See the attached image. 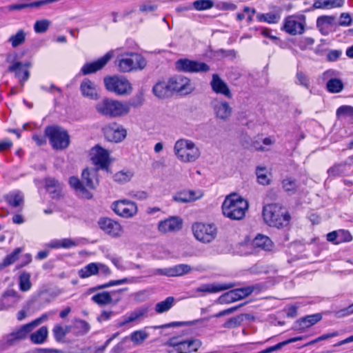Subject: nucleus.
Wrapping results in <instances>:
<instances>
[{
  "instance_id": "5",
  "label": "nucleus",
  "mask_w": 353,
  "mask_h": 353,
  "mask_svg": "<svg viewBox=\"0 0 353 353\" xmlns=\"http://www.w3.org/2000/svg\"><path fill=\"white\" fill-rule=\"evenodd\" d=\"M174 152L177 159L183 163L194 162L201 154L195 143L191 140L185 139H179L175 142Z\"/></svg>"
},
{
  "instance_id": "25",
  "label": "nucleus",
  "mask_w": 353,
  "mask_h": 353,
  "mask_svg": "<svg viewBox=\"0 0 353 353\" xmlns=\"http://www.w3.org/2000/svg\"><path fill=\"white\" fill-rule=\"evenodd\" d=\"M33 327L30 323L21 325L18 330L13 331L6 336V343L12 345L16 341L23 340L32 331Z\"/></svg>"
},
{
  "instance_id": "19",
  "label": "nucleus",
  "mask_w": 353,
  "mask_h": 353,
  "mask_svg": "<svg viewBox=\"0 0 353 353\" xmlns=\"http://www.w3.org/2000/svg\"><path fill=\"white\" fill-rule=\"evenodd\" d=\"M98 225L101 230L112 237H119L122 233L121 225L117 221L110 218H101L98 221Z\"/></svg>"
},
{
  "instance_id": "35",
  "label": "nucleus",
  "mask_w": 353,
  "mask_h": 353,
  "mask_svg": "<svg viewBox=\"0 0 353 353\" xmlns=\"http://www.w3.org/2000/svg\"><path fill=\"white\" fill-rule=\"evenodd\" d=\"M192 268L188 264H178L172 267H170V277L181 276L190 273Z\"/></svg>"
},
{
  "instance_id": "36",
  "label": "nucleus",
  "mask_w": 353,
  "mask_h": 353,
  "mask_svg": "<svg viewBox=\"0 0 353 353\" xmlns=\"http://www.w3.org/2000/svg\"><path fill=\"white\" fill-rule=\"evenodd\" d=\"M250 316V314H242L234 317L230 318L228 321H226L224 324L223 325V327L228 329H232L237 327L241 325V323L243 322L244 317L245 319H249Z\"/></svg>"
},
{
  "instance_id": "11",
  "label": "nucleus",
  "mask_w": 353,
  "mask_h": 353,
  "mask_svg": "<svg viewBox=\"0 0 353 353\" xmlns=\"http://www.w3.org/2000/svg\"><path fill=\"white\" fill-rule=\"evenodd\" d=\"M101 130L105 140L109 142L120 143L127 136L126 129L117 122H112L105 125Z\"/></svg>"
},
{
  "instance_id": "48",
  "label": "nucleus",
  "mask_w": 353,
  "mask_h": 353,
  "mask_svg": "<svg viewBox=\"0 0 353 353\" xmlns=\"http://www.w3.org/2000/svg\"><path fill=\"white\" fill-rule=\"evenodd\" d=\"M283 188L285 192L290 194H294L299 187V184L296 180L292 178H287L282 181Z\"/></svg>"
},
{
  "instance_id": "1",
  "label": "nucleus",
  "mask_w": 353,
  "mask_h": 353,
  "mask_svg": "<svg viewBox=\"0 0 353 353\" xmlns=\"http://www.w3.org/2000/svg\"><path fill=\"white\" fill-rule=\"evenodd\" d=\"M142 102L141 97L126 102L104 98L96 104L95 110L102 116L110 118L121 117L128 114L132 107H138Z\"/></svg>"
},
{
  "instance_id": "15",
  "label": "nucleus",
  "mask_w": 353,
  "mask_h": 353,
  "mask_svg": "<svg viewBox=\"0 0 353 353\" xmlns=\"http://www.w3.org/2000/svg\"><path fill=\"white\" fill-rule=\"evenodd\" d=\"M215 117L221 121H228L232 114V108L226 101L215 98L210 101Z\"/></svg>"
},
{
  "instance_id": "37",
  "label": "nucleus",
  "mask_w": 353,
  "mask_h": 353,
  "mask_svg": "<svg viewBox=\"0 0 353 353\" xmlns=\"http://www.w3.org/2000/svg\"><path fill=\"white\" fill-rule=\"evenodd\" d=\"M303 339V336H297L294 338L289 339L286 341H282L276 344L275 345L269 347L263 350L259 351L257 353H272L274 352L278 351L283 347L285 345L290 344L291 343L296 342L298 341H301Z\"/></svg>"
},
{
  "instance_id": "26",
  "label": "nucleus",
  "mask_w": 353,
  "mask_h": 353,
  "mask_svg": "<svg viewBox=\"0 0 353 353\" xmlns=\"http://www.w3.org/2000/svg\"><path fill=\"white\" fill-rule=\"evenodd\" d=\"M203 195L201 190H183L173 196V200L177 203H186L199 199Z\"/></svg>"
},
{
  "instance_id": "40",
  "label": "nucleus",
  "mask_w": 353,
  "mask_h": 353,
  "mask_svg": "<svg viewBox=\"0 0 353 353\" xmlns=\"http://www.w3.org/2000/svg\"><path fill=\"white\" fill-rule=\"evenodd\" d=\"M322 319V316L321 314H314L312 315H308L305 317H303L299 320V323L300 326H301L303 328L305 327H309L315 323L320 321Z\"/></svg>"
},
{
  "instance_id": "31",
  "label": "nucleus",
  "mask_w": 353,
  "mask_h": 353,
  "mask_svg": "<svg viewBox=\"0 0 353 353\" xmlns=\"http://www.w3.org/2000/svg\"><path fill=\"white\" fill-rule=\"evenodd\" d=\"M46 187L47 190L51 194L52 198H59L61 196V185L57 180L54 178H48L46 179Z\"/></svg>"
},
{
  "instance_id": "50",
  "label": "nucleus",
  "mask_w": 353,
  "mask_h": 353,
  "mask_svg": "<svg viewBox=\"0 0 353 353\" xmlns=\"http://www.w3.org/2000/svg\"><path fill=\"white\" fill-rule=\"evenodd\" d=\"M30 274L23 272L19 276V288L23 292L29 290L31 288Z\"/></svg>"
},
{
  "instance_id": "39",
  "label": "nucleus",
  "mask_w": 353,
  "mask_h": 353,
  "mask_svg": "<svg viewBox=\"0 0 353 353\" xmlns=\"http://www.w3.org/2000/svg\"><path fill=\"white\" fill-rule=\"evenodd\" d=\"M174 298L168 296L164 301L159 302L155 305V311L158 314H161L168 311L174 305Z\"/></svg>"
},
{
  "instance_id": "64",
  "label": "nucleus",
  "mask_w": 353,
  "mask_h": 353,
  "mask_svg": "<svg viewBox=\"0 0 353 353\" xmlns=\"http://www.w3.org/2000/svg\"><path fill=\"white\" fill-rule=\"evenodd\" d=\"M128 341V336L124 337L117 345L112 348L114 353H121L125 350V344Z\"/></svg>"
},
{
  "instance_id": "14",
  "label": "nucleus",
  "mask_w": 353,
  "mask_h": 353,
  "mask_svg": "<svg viewBox=\"0 0 353 353\" xmlns=\"http://www.w3.org/2000/svg\"><path fill=\"white\" fill-rule=\"evenodd\" d=\"M112 210L119 216L123 218H131L137 213L136 203L128 199L116 201L112 204Z\"/></svg>"
},
{
  "instance_id": "6",
  "label": "nucleus",
  "mask_w": 353,
  "mask_h": 353,
  "mask_svg": "<svg viewBox=\"0 0 353 353\" xmlns=\"http://www.w3.org/2000/svg\"><path fill=\"white\" fill-rule=\"evenodd\" d=\"M145 59L137 53H127L119 55L116 65L121 72H129L132 70H143L146 66Z\"/></svg>"
},
{
  "instance_id": "58",
  "label": "nucleus",
  "mask_w": 353,
  "mask_h": 353,
  "mask_svg": "<svg viewBox=\"0 0 353 353\" xmlns=\"http://www.w3.org/2000/svg\"><path fill=\"white\" fill-rule=\"evenodd\" d=\"M50 23L47 19L37 21L34 26V30L37 33H43L48 30Z\"/></svg>"
},
{
  "instance_id": "12",
  "label": "nucleus",
  "mask_w": 353,
  "mask_h": 353,
  "mask_svg": "<svg viewBox=\"0 0 353 353\" xmlns=\"http://www.w3.org/2000/svg\"><path fill=\"white\" fill-rule=\"evenodd\" d=\"M305 25L304 15H292L285 19L282 29L290 35L301 34L304 32Z\"/></svg>"
},
{
  "instance_id": "43",
  "label": "nucleus",
  "mask_w": 353,
  "mask_h": 353,
  "mask_svg": "<svg viewBox=\"0 0 353 353\" xmlns=\"http://www.w3.org/2000/svg\"><path fill=\"white\" fill-rule=\"evenodd\" d=\"M6 201L8 204L14 208H17L23 205V196L19 192L10 193L6 196Z\"/></svg>"
},
{
  "instance_id": "34",
  "label": "nucleus",
  "mask_w": 353,
  "mask_h": 353,
  "mask_svg": "<svg viewBox=\"0 0 353 353\" xmlns=\"http://www.w3.org/2000/svg\"><path fill=\"white\" fill-rule=\"evenodd\" d=\"M91 300L99 305H107L112 302V298L110 292H102L94 294Z\"/></svg>"
},
{
  "instance_id": "44",
  "label": "nucleus",
  "mask_w": 353,
  "mask_h": 353,
  "mask_svg": "<svg viewBox=\"0 0 353 353\" xmlns=\"http://www.w3.org/2000/svg\"><path fill=\"white\" fill-rule=\"evenodd\" d=\"M22 252V249L21 248H15L12 253L8 254L2 263L0 264V268H5L13 264L18 259L19 256Z\"/></svg>"
},
{
  "instance_id": "51",
  "label": "nucleus",
  "mask_w": 353,
  "mask_h": 353,
  "mask_svg": "<svg viewBox=\"0 0 353 353\" xmlns=\"http://www.w3.org/2000/svg\"><path fill=\"white\" fill-rule=\"evenodd\" d=\"M210 317L205 318L203 319H198L194 321H174L166 324H163L159 326L156 327V328L158 329H164V328H169V327H180L183 325H194L196 322L202 321L205 320H208Z\"/></svg>"
},
{
  "instance_id": "32",
  "label": "nucleus",
  "mask_w": 353,
  "mask_h": 353,
  "mask_svg": "<svg viewBox=\"0 0 353 353\" xmlns=\"http://www.w3.org/2000/svg\"><path fill=\"white\" fill-rule=\"evenodd\" d=\"M48 335V330L46 326L41 327L35 332L30 334V339L34 344H42L43 343Z\"/></svg>"
},
{
  "instance_id": "3",
  "label": "nucleus",
  "mask_w": 353,
  "mask_h": 353,
  "mask_svg": "<svg viewBox=\"0 0 353 353\" xmlns=\"http://www.w3.org/2000/svg\"><path fill=\"white\" fill-rule=\"evenodd\" d=\"M262 215L266 224L277 228L286 227L290 221V215L288 212L279 203L264 205Z\"/></svg>"
},
{
  "instance_id": "54",
  "label": "nucleus",
  "mask_w": 353,
  "mask_h": 353,
  "mask_svg": "<svg viewBox=\"0 0 353 353\" xmlns=\"http://www.w3.org/2000/svg\"><path fill=\"white\" fill-rule=\"evenodd\" d=\"M345 0H323L316 8H340L343 6ZM317 3H315L316 5Z\"/></svg>"
},
{
  "instance_id": "53",
  "label": "nucleus",
  "mask_w": 353,
  "mask_h": 353,
  "mask_svg": "<svg viewBox=\"0 0 353 353\" xmlns=\"http://www.w3.org/2000/svg\"><path fill=\"white\" fill-rule=\"evenodd\" d=\"M192 6L199 11L205 10L212 8L214 2L212 0H196L192 3Z\"/></svg>"
},
{
  "instance_id": "8",
  "label": "nucleus",
  "mask_w": 353,
  "mask_h": 353,
  "mask_svg": "<svg viewBox=\"0 0 353 353\" xmlns=\"http://www.w3.org/2000/svg\"><path fill=\"white\" fill-rule=\"evenodd\" d=\"M166 345L171 347L167 350L168 353H190L198 350L201 341L199 339L179 341L177 338L172 337L167 341Z\"/></svg>"
},
{
  "instance_id": "45",
  "label": "nucleus",
  "mask_w": 353,
  "mask_h": 353,
  "mask_svg": "<svg viewBox=\"0 0 353 353\" xmlns=\"http://www.w3.org/2000/svg\"><path fill=\"white\" fill-rule=\"evenodd\" d=\"M129 281H130V280L128 278H124L122 279H119V280H115V281H111L105 284L99 285L95 287L90 288L88 291V293L90 294V293H92V292L99 290L105 289V288H109L111 286H114V285L123 284L125 283H128Z\"/></svg>"
},
{
  "instance_id": "28",
  "label": "nucleus",
  "mask_w": 353,
  "mask_h": 353,
  "mask_svg": "<svg viewBox=\"0 0 353 353\" xmlns=\"http://www.w3.org/2000/svg\"><path fill=\"white\" fill-rule=\"evenodd\" d=\"M153 94L159 99H166L172 96V92L169 81H159L152 88Z\"/></svg>"
},
{
  "instance_id": "33",
  "label": "nucleus",
  "mask_w": 353,
  "mask_h": 353,
  "mask_svg": "<svg viewBox=\"0 0 353 353\" xmlns=\"http://www.w3.org/2000/svg\"><path fill=\"white\" fill-rule=\"evenodd\" d=\"M18 299V294L13 290H6L1 297V300L4 301V304L7 309L14 307L17 304Z\"/></svg>"
},
{
  "instance_id": "46",
  "label": "nucleus",
  "mask_w": 353,
  "mask_h": 353,
  "mask_svg": "<svg viewBox=\"0 0 353 353\" xmlns=\"http://www.w3.org/2000/svg\"><path fill=\"white\" fill-rule=\"evenodd\" d=\"M26 34L24 30H19L15 34L12 35L9 38L8 41L11 43L13 48H17L24 43L26 40Z\"/></svg>"
},
{
  "instance_id": "52",
  "label": "nucleus",
  "mask_w": 353,
  "mask_h": 353,
  "mask_svg": "<svg viewBox=\"0 0 353 353\" xmlns=\"http://www.w3.org/2000/svg\"><path fill=\"white\" fill-rule=\"evenodd\" d=\"M334 19V17L332 16H321L316 20V26L322 32L324 28L331 26Z\"/></svg>"
},
{
  "instance_id": "59",
  "label": "nucleus",
  "mask_w": 353,
  "mask_h": 353,
  "mask_svg": "<svg viewBox=\"0 0 353 353\" xmlns=\"http://www.w3.org/2000/svg\"><path fill=\"white\" fill-rule=\"evenodd\" d=\"M297 79L296 83L308 88L310 86V79L302 71H298L296 74Z\"/></svg>"
},
{
  "instance_id": "61",
  "label": "nucleus",
  "mask_w": 353,
  "mask_h": 353,
  "mask_svg": "<svg viewBox=\"0 0 353 353\" xmlns=\"http://www.w3.org/2000/svg\"><path fill=\"white\" fill-rule=\"evenodd\" d=\"M352 240L351 234L347 230H339V240H337L336 244H339L343 242H350Z\"/></svg>"
},
{
  "instance_id": "63",
  "label": "nucleus",
  "mask_w": 353,
  "mask_h": 353,
  "mask_svg": "<svg viewBox=\"0 0 353 353\" xmlns=\"http://www.w3.org/2000/svg\"><path fill=\"white\" fill-rule=\"evenodd\" d=\"M353 314V306L352 305L348 307L341 309L335 312V316L336 318H343L346 316H349Z\"/></svg>"
},
{
  "instance_id": "56",
  "label": "nucleus",
  "mask_w": 353,
  "mask_h": 353,
  "mask_svg": "<svg viewBox=\"0 0 353 353\" xmlns=\"http://www.w3.org/2000/svg\"><path fill=\"white\" fill-rule=\"evenodd\" d=\"M266 168L265 167H257L256 168V176L258 179V181L260 184L262 185H268L270 183V180L268 178V176L264 172Z\"/></svg>"
},
{
  "instance_id": "29",
  "label": "nucleus",
  "mask_w": 353,
  "mask_h": 353,
  "mask_svg": "<svg viewBox=\"0 0 353 353\" xmlns=\"http://www.w3.org/2000/svg\"><path fill=\"white\" fill-rule=\"evenodd\" d=\"M235 283H229L225 284H204L201 285L196 289V292H207V293H216L223 290L232 288L235 286Z\"/></svg>"
},
{
  "instance_id": "9",
  "label": "nucleus",
  "mask_w": 353,
  "mask_h": 353,
  "mask_svg": "<svg viewBox=\"0 0 353 353\" xmlns=\"http://www.w3.org/2000/svg\"><path fill=\"white\" fill-rule=\"evenodd\" d=\"M103 82L107 90L114 92L117 95L128 94L132 90L130 83L123 77H106L104 78Z\"/></svg>"
},
{
  "instance_id": "57",
  "label": "nucleus",
  "mask_w": 353,
  "mask_h": 353,
  "mask_svg": "<svg viewBox=\"0 0 353 353\" xmlns=\"http://www.w3.org/2000/svg\"><path fill=\"white\" fill-rule=\"evenodd\" d=\"M338 117H350L353 118V107L350 105L340 106L336 110Z\"/></svg>"
},
{
  "instance_id": "21",
  "label": "nucleus",
  "mask_w": 353,
  "mask_h": 353,
  "mask_svg": "<svg viewBox=\"0 0 353 353\" xmlns=\"http://www.w3.org/2000/svg\"><path fill=\"white\" fill-rule=\"evenodd\" d=\"M212 90L216 94L224 96L227 99H232V94L226 83L218 74H213L210 83Z\"/></svg>"
},
{
  "instance_id": "22",
  "label": "nucleus",
  "mask_w": 353,
  "mask_h": 353,
  "mask_svg": "<svg viewBox=\"0 0 353 353\" xmlns=\"http://www.w3.org/2000/svg\"><path fill=\"white\" fill-rule=\"evenodd\" d=\"M30 65L29 63H23L20 61H16L9 66L8 71L14 72V77L19 80L21 85L23 86L30 77V72L27 69Z\"/></svg>"
},
{
  "instance_id": "60",
  "label": "nucleus",
  "mask_w": 353,
  "mask_h": 353,
  "mask_svg": "<svg viewBox=\"0 0 353 353\" xmlns=\"http://www.w3.org/2000/svg\"><path fill=\"white\" fill-rule=\"evenodd\" d=\"M345 165L343 164H336L331 167L328 170L327 173L330 176H340L344 172Z\"/></svg>"
},
{
  "instance_id": "17",
  "label": "nucleus",
  "mask_w": 353,
  "mask_h": 353,
  "mask_svg": "<svg viewBox=\"0 0 353 353\" xmlns=\"http://www.w3.org/2000/svg\"><path fill=\"white\" fill-rule=\"evenodd\" d=\"M169 82L172 93L176 92L183 94H188L193 90L190 79L184 76H174L169 79Z\"/></svg>"
},
{
  "instance_id": "49",
  "label": "nucleus",
  "mask_w": 353,
  "mask_h": 353,
  "mask_svg": "<svg viewBox=\"0 0 353 353\" xmlns=\"http://www.w3.org/2000/svg\"><path fill=\"white\" fill-rule=\"evenodd\" d=\"M70 327H63L60 325H55L53 327L52 332L54 337L57 341H62L66 334L69 332Z\"/></svg>"
},
{
  "instance_id": "13",
  "label": "nucleus",
  "mask_w": 353,
  "mask_h": 353,
  "mask_svg": "<svg viewBox=\"0 0 353 353\" xmlns=\"http://www.w3.org/2000/svg\"><path fill=\"white\" fill-rule=\"evenodd\" d=\"M175 67L178 71L188 73L207 72L210 70V66L205 63L188 59L177 60Z\"/></svg>"
},
{
  "instance_id": "16",
  "label": "nucleus",
  "mask_w": 353,
  "mask_h": 353,
  "mask_svg": "<svg viewBox=\"0 0 353 353\" xmlns=\"http://www.w3.org/2000/svg\"><path fill=\"white\" fill-rule=\"evenodd\" d=\"M252 292L253 288L250 286L231 290L222 294L219 298V302L229 304L248 296Z\"/></svg>"
},
{
  "instance_id": "4",
  "label": "nucleus",
  "mask_w": 353,
  "mask_h": 353,
  "mask_svg": "<svg viewBox=\"0 0 353 353\" xmlns=\"http://www.w3.org/2000/svg\"><path fill=\"white\" fill-rule=\"evenodd\" d=\"M248 208V201L236 194L226 196L222 204L223 215L232 220L243 219Z\"/></svg>"
},
{
  "instance_id": "27",
  "label": "nucleus",
  "mask_w": 353,
  "mask_h": 353,
  "mask_svg": "<svg viewBox=\"0 0 353 353\" xmlns=\"http://www.w3.org/2000/svg\"><path fill=\"white\" fill-rule=\"evenodd\" d=\"M81 94L90 99L96 100L99 98L97 86L89 79H84L80 85Z\"/></svg>"
},
{
  "instance_id": "18",
  "label": "nucleus",
  "mask_w": 353,
  "mask_h": 353,
  "mask_svg": "<svg viewBox=\"0 0 353 353\" xmlns=\"http://www.w3.org/2000/svg\"><path fill=\"white\" fill-rule=\"evenodd\" d=\"M93 156L92 157V163L97 166L95 169H101L108 171L110 165L109 152L99 145H96L92 148Z\"/></svg>"
},
{
  "instance_id": "10",
  "label": "nucleus",
  "mask_w": 353,
  "mask_h": 353,
  "mask_svg": "<svg viewBox=\"0 0 353 353\" xmlns=\"http://www.w3.org/2000/svg\"><path fill=\"white\" fill-rule=\"evenodd\" d=\"M192 231L195 238L204 243L212 242L217 236V228L213 223H196L192 225Z\"/></svg>"
},
{
  "instance_id": "41",
  "label": "nucleus",
  "mask_w": 353,
  "mask_h": 353,
  "mask_svg": "<svg viewBox=\"0 0 353 353\" xmlns=\"http://www.w3.org/2000/svg\"><path fill=\"white\" fill-rule=\"evenodd\" d=\"M149 336V334L144 330H137L131 333L128 337L135 345H141Z\"/></svg>"
},
{
  "instance_id": "62",
  "label": "nucleus",
  "mask_w": 353,
  "mask_h": 353,
  "mask_svg": "<svg viewBox=\"0 0 353 353\" xmlns=\"http://www.w3.org/2000/svg\"><path fill=\"white\" fill-rule=\"evenodd\" d=\"M352 23V17L349 13L343 12L340 16L339 25L341 26H349Z\"/></svg>"
},
{
  "instance_id": "47",
  "label": "nucleus",
  "mask_w": 353,
  "mask_h": 353,
  "mask_svg": "<svg viewBox=\"0 0 353 353\" xmlns=\"http://www.w3.org/2000/svg\"><path fill=\"white\" fill-rule=\"evenodd\" d=\"M280 18V14L271 12L265 14L259 13L256 15V19L259 21L267 22L268 23H276Z\"/></svg>"
},
{
  "instance_id": "2",
  "label": "nucleus",
  "mask_w": 353,
  "mask_h": 353,
  "mask_svg": "<svg viewBox=\"0 0 353 353\" xmlns=\"http://www.w3.org/2000/svg\"><path fill=\"white\" fill-rule=\"evenodd\" d=\"M97 172V169L86 168L82 171L81 180L76 176H71L69 183L79 196L90 199L92 197V194L87 188L95 189L99 184Z\"/></svg>"
},
{
  "instance_id": "24",
  "label": "nucleus",
  "mask_w": 353,
  "mask_h": 353,
  "mask_svg": "<svg viewBox=\"0 0 353 353\" xmlns=\"http://www.w3.org/2000/svg\"><path fill=\"white\" fill-rule=\"evenodd\" d=\"M182 220L177 216H171L160 221L158 225L159 231L161 233L172 232L182 228Z\"/></svg>"
},
{
  "instance_id": "55",
  "label": "nucleus",
  "mask_w": 353,
  "mask_h": 353,
  "mask_svg": "<svg viewBox=\"0 0 353 353\" xmlns=\"http://www.w3.org/2000/svg\"><path fill=\"white\" fill-rule=\"evenodd\" d=\"M132 176V173L130 171H120L114 175V179L117 182L125 183L129 181Z\"/></svg>"
},
{
  "instance_id": "20",
  "label": "nucleus",
  "mask_w": 353,
  "mask_h": 353,
  "mask_svg": "<svg viewBox=\"0 0 353 353\" xmlns=\"http://www.w3.org/2000/svg\"><path fill=\"white\" fill-rule=\"evenodd\" d=\"M112 57L113 52L110 51L96 61L88 63L83 65V66L81 69V72L83 75L94 73L98 70L102 69L107 64V63L112 58Z\"/></svg>"
},
{
  "instance_id": "7",
  "label": "nucleus",
  "mask_w": 353,
  "mask_h": 353,
  "mask_svg": "<svg viewBox=\"0 0 353 353\" xmlns=\"http://www.w3.org/2000/svg\"><path fill=\"white\" fill-rule=\"evenodd\" d=\"M45 134L54 149L63 150L69 145L70 137L68 132L59 126L46 127Z\"/></svg>"
},
{
  "instance_id": "23",
  "label": "nucleus",
  "mask_w": 353,
  "mask_h": 353,
  "mask_svg": "<svg viewBox=\"0 0 353 353\" xmlns=\"http://www.w3.org/2000/svg\"><path fill=\"white\" fill-rule=\"evenodd\" d=\"M336 75V71L334 70H328L323 72V79H330L326 83L327 90L330 93H339L343 89V83L339 79L333 78Z\"/></svg>"
},
{
  "instance_id": "38",
  "label": "nucleus",
  "mask_w": 353,
  "mask_h": 353,
  "mask_svg": "<svg viewBox=\"0 0 353 353\" xmlns=\"http://www.w3.org/2000/svg\"><path fill=\"white\" fill-rule=\"evenodd\" d=\"M254 245L261 248L265 250H270L272 245V242L270 238L266 236L259 234L253 241Z\"/></svg>"
},
{
  "instance_id": "42",
  "label": "nucleus",
  "mask_w": 353,
  "mask_h": 353,
  "mask_svg": "<svg viewBox=\"0 0 353 353\" xmlns=\"http://www.w3.org/2000/svg\"><path fill=\"white\" fill-rule=\"evenodd\" d=\"M98 273L97 263H90L79 271V276L82 278H88Z\"/></svg>"
},
{
  "instance_id": "30",
  "label": "nucleus",
  "mask_w": 353,
  "mask_h": 353,
  "mask_svg": "<svg viewBox=\"0 0 353 353\" xmlns=\"http://www.w3.org/2000/svg\"><path fill=\"white\" fill-rule=\"evenodd\" d=\"M146 312L147 309L141 308L131 312L128 315H125L122 317V320L117 323L116 327L119 328L128 323L134 322L138 319L142 317Z\"/></svg>"
}]
</instances>
